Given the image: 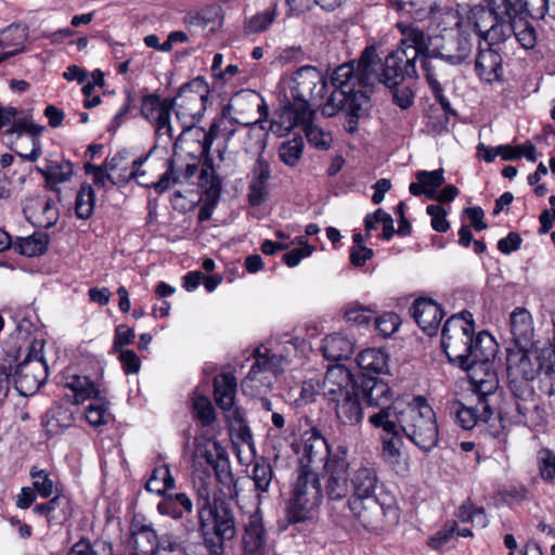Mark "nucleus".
Returning a JSON list of instances; mask_svg holds the SVG:
<instances>
[{"label": "nucleus", "mask_w": 555, "mask_h": 555, "mask_svg": "<svg viewBox=\"0 0 555 555\" xmlns=\"http://www.w3.org/2000/svg\"><path fill=\"white\" fill-rule=\"evenodd\" d=\"M362 390L370 405L388 408L391 400V390L384 380L369 376L362 384Z\"/></svg>", "instance_id": "nucleus-35"}, {"label": "nucleus", "mask_w": 555, "mask_h": 555, "mask_svg": "<svg viewBox=\"0 0 555 555\" xmlns=\"http://www.w3.org/2000/svg\"><path fill=\"white\" fill-rule=\"evenodd\" d=\"M472 51L473 41L468 37L460 35L454 41V51L448 50L446 53L439 52L431 54V56L436 61L446 62L451 65H460L469 60Z\"/></svg>", "instance_id": "nucleus-39"}, {"label": "nucleus", "mask_w": 555, "mask_h": 555, "mask_svg": "<svg viewBox=\"0 0 555 555\" xmlns=\"http://www.w3.org/2000/svg\"><path fill=\"white\" fill-rule=\"evenodd\" d=\"M354 343L339 333L326 336L323 339L322 351L327 360L340 361L353 353Z\"/></svg>", "instance_id": "nucleus-34"}, {"label": "nucleus", "mask_w": 555, "mask_h": 555, "mask_svg": "<svg viewBox=\"0 0 555 555\" xmlns=\"http://www.w3.org/2000/svg\"><path fill=\"white\" fill-rule=\"evenodd\" d=\"M139 108L140 115L150 121L158 135L172 137L170 125L171 108L173 106H124L113 118L108 131L115 132L120 127L122 119L130 113V108Z\"/></svg>", "instance_id": "nucleus-20"}, {"label": "nucleus", "mask_w": 555, "mask_h": 555, "mask_svg": "<svg viewBox=\"0 0 555 555\" xmlns=\"http://www.w3.org/2000/svg\"><path fill=\"white\" fill-rule=\"evenodd\" d=\"M208 387L205 383L199 384L193 391L192 409L203 427L208 426Z\"/></svg>", "instance_id": "nucleus-52"}, {"label": "nucleus", "mask_w": 555, "mask_h": 555, "mask_svg": "<svg viewBox=\"0 0 555 555\" xmlns=\"http://www.w3.org/2000/svg\"><path fill=\"white\" fill-rule=\"evenodd\" d=\"M410 312L425 334L434 336L437 333L443 311L436 301L429 298H418L413 302Z\"/></svg>", "instance_id": "nucleus-24"}, {"label": "nucleus", "mask_w": 555, "mask_h": 555, "mask_svg": "<svg viewBox=\"0 0 555 555\" xmlns=\"http://www.w3.org/2000/svg\"><path fill=\"white\" fill-rule=\"evenodd\" d=\"M243 544L246 555L264 554L266 531L261 519L257 515H253L246 525Z\"/></svg>", "instance_id": "nucleus-33"}, {"label": "nucleus", "mask_w": 555, "mask_h": 555, "mask_svg": "<svg viewBox=\"0 0 555 555\" xmlns=\"http://www.w3.org/2000/svg\"><path fill=\"white\" fill-rule=\"evenodd\" d=\"M528 347H518L507 356V371L511 380L528 382L530 384L540 373L543 354L535 357L527 350Z\"/></svg>", "instance_id": "nucleus-22"}, {"label": "nucleus", "mask_w": 555, "mask_h": 555, "mask_svg": "<svg viewBox=\"0 0 555 555\" xmlns=\"http://www.w3.org/2000/svg\"><path fill=\"white\" fill-rule=\"evenodd\" d=\"M502 56L499 51L489 46L479 48L475 59V70L478 77L486 82H493L501 79L503 75Z\"/></svg>", "instance_id": "nucleus-27"}, {"label": "nucleus", "mask_w": 555, "mask_h": 555, "mask_svg": "<svg viewBox=\"0 0 555 555\" xmlns=\"http://www.w3.org/2000/svg\"><path fill=\"white\" fill-rule=\"evenodd\" d=\"M50 236L41 231H37L26 237H17L12 242V246L18 254L26 257H36L43 255L48 250Z\"/></svg>", "instance_id": "nucleus-37"}, {"label": "nucleus", "mask_w": 555, "mask_h": 555, "mask_svg": "<svg viewBox=\"0 0 555 555\" xmlns=\"http://www.w3.org/2000/svg\"><path fill=\"white\" fill-rule=\"evenodd\" d=\"M322 389L333 405L340 428H353L362 422L364 414L360 389L345 365L336 364L327 369Z\"/></svg>", "instance_id": "nucleus-4"}, {"label": "nucleus", "mask_w": 555, "mask_h": 555, "mask_svg": "<svg viewBox=\"0 0 555 555\" xmlns=\"http://www.w3.org/2000/svg\"><path fill=\"white\" fill-rule=\"evenodd\" d=\"M521 14L519 13L508 18L507 24L512 28L508 39L514 36L524 49L530 50L537 44V31L533 25L522 17Z\"/></svg>", "instance_id": "nucleus-36"}, {"label": "nucleus", "mask_w": 555, "mask_h": 555, "mask_svg": "<svg viewBox=\"0 0 555 555\" xmlns=\"http://www.w3.org/2000/svg\"><path fill=\"white\" fill-rule=\"evenodd\" d=\"M374 318V311L359 304H351L345 310V319L353 325H367Z\"/></svg>", "instance_id": "nucleus-61"}, {"label": "nucleus", "mask_w": 555, "mask_h": 555, "mask_svg": "<svg viewBox=\"0 0 555 555\" xmlns=\"http://www.w3.org/2000/svg\"><path fill=\"white\" fill-rule=\"evenodd\" d=\"M451 116H455V112L451 106H427L425 111L427 130L435 134L448 131Z\"/></svg>", "instance_id": "nucleus-40"}, {"label": "nucleus", "mask_w": 555, "mask_h": 555, "mask_svg": "<svg viewBox=\"0 0 555 555\" xmlns=\"http://www.w3.org/2000/svg\"><path fill=\"white\" fill-rule=\"evenodd\" d=\"M302 455L300 459V467L317 472L322 467L325 470V464L334 455L331 454L326 439L319 430L312 428L307 430L302 436Z\"/></svg>", "instance_id": "nucleus-21"}, {"label": "nucleus", "mask_w": 555, "mask_h": 555, "mask_svg": "<svg viewBox=\"0 0 555 555\" xmlns=\"http://www.w3.org/2000/svg\"><path fill=\"white\" fill-rule=\"evenodd\" d=\"M493 415L490 403L487 400L477 399L475 406H465L459 403L456 421L464 429L474 428L479 422L488 423Z\"/></svg>", "instance_id": "nucleus-31"}, {"label": "nucleus", "mask_w": 555, "mask_h": 555, "mask_svg": "<svg viewBox=\"0 0 555 555\" xmlns=\"http://www.w3.org/2000/svg\"><path fill=\"white\" fill-rule=\"evenodd\" d=\"M181 142L185 145L186 154L201 163L196 185L201 192L198 219L203 222L208 220V132L204 129H189Z\"/></svg>", "instance_id": "nucleus-16"}, {"label": "nucleus", "mask_w": 555, "mask_h": 555, "mask_svg": "<svg viewBox=\"0 0 555 555\" xmlns=\"http://www.w3.org/2000/svg\"><path fill=\"white\" fill-rule=\"evenodd\" d=\"M74 412L63 403H55L46 413L42 426L48 436L53 437L70 427L74 423Z\"/></svg>", "instance_id": "nucleus-32"}, {"label": "nucleus", "mask_w": 555, "mask_h": 555, "mask_svg": "<svg viewBox=\"0 0 555 555\" xmlns=\"http://www.w3.org/2000/svg\"><path fill=\"white\" fill-rule=\"evenodd\" d=\"M95 193L93 188L88 183H82L75 202V212L77 218L87 220L94 210Z\"/></svg>", "instance_id": "nucleus-47"}, {"label": "nucleus", "mask_w": 555, "mask_h": 555, "mask_svg": "<svg viewBox=\"0 0 555 555\" xmlns=\"http://www.w3.org/2000/svg\"><path fill=\"white\" fill-rule=\"evenodd\" d=\"M237 377L232 371H222L212 380L214 402L222 413L227 427L241 443L254 448V438L245 410L237 402Z\"/></svg>", "instance_id": "nucleus-6"}, {"label": "nucleus", "mask_w": 555, "mask_h": 555, "mask_svg": "<svg viewBox=\"0 0 555 555\" xmlns=\"http://www.w3.org/2000/svg\"><path fill=\"white\" fill-rule=\"evenodd\" d=\"M375 326L384 337H388L399 328L400 318L395 312H386L376 318Z\"/></svg>", "instance_id": "nucleus-64"}, {"label": "nucleus", "mask_w": 555, "mask_h": 555, "mask_svg": "<svg viewBox=\"0 0 555 555\" xmlns=\"http://www.w3.org/2000/svg\"><path fill=\"white\" fill-rule=\"evenodd\" d=\"M67 555H113L111 544L105 542H95L80 540L75 543Z\"/></svg>", "instance_id": "nucleus-59"}, {"label": "nucleus", "mask_w": 555, "mask_h": 555, "mask_svg": "<svg viewBox=\"0 0 555 555\" xmlns=\"http://www.w3.org/2000/svg\"><path fill=\"white\" fill-rule=\"evenodd\" d=\"M475 352L473 359L462 364L461 367L467 372L472 391L477 399L489 402V397L493 396L499 387V379L491 362L495 356L494 344L492 347Z\"/></svg>", "instance_id": "nucleus-15"}, {"label": "nucleus", "mask_w": 555, "mask_h": 555, "mask_svg": "<svg viewBox=\"0 0 555 555\" xmlns=\"http://www.w3.org/2000/svg\"><path fill=\"white\" fill-rule=\"evenodd\" d=\"M512 398L500 412L502 421L512 425L535 428L547 423V412L528 382H509Z\"/></svg>", "instance_id": "nucleus-8"}, {"label": "nucleus", "mask_w": 555, "mask_h": 555, "mask_svg": "<svg viewBox=\"0 0 555 555\" xmlns=\"http://www.w3.org/2000/svg\"><path fill=\"white\" fill-rule=\"evenodd\" d=\"M526 0H487V7L475 8L470 21L478 37L488 46L505 42L508 39L507 22L511 16L524 13Z\"/></svg>", "instance_id": "nucleus-7"}, {"label": "nucleus", "mask_w": 555, "mask_h": 555, "mask_svg": "<svg viewBox=\"0 0 555 555\" xmlns=\"http://www.w3.org/2000/svg\"><path fill=\"white\" fill-rule=\"evenodd\" d=\"M314 117L315 115L307 122H302L301 128L311 145L317 149L327 150L332 144V137L313 124Z\"/></svg>", "instance_id": "nucleus-54"}, {"label": "nucleus", "mask_w": 555, "mask_h": 555, "mask_svg": "<svg viewBox=\"0 0 555 555\" xmlns=\"http://www.w3.org/2000/svg\"><path fill=\"white\" fill-rule=\"evenodd\" d=\"M349 463L347 461V450L338 448L331 460L325 464V473L327 475L326 495L331 501H340L349 494Z\"/></svg>", "instance_id": "nucleus-18"}, {"label": "nucleus", "mask_w": 555, "mask_h": 555, "mask_svg": "<svg viewBox=\"0 0 555 555\" xmlns=\"http://www.w3.org/2000/svg\"><path fill=\"white\" fill-rule=\"evenodd\" d=\"M46 127L36 121L34 108L26 106H0V134L10 140L29 139L31 151L18 156L28 162H36L42 154L40 138Z\"/></svg>", "instance_id": "nucleus-9"}, {"label": "nucleus", "mask_w": 555, "mask_h": 555, "mask_svg": "<svg viewBox=\"0 0 555 555\" xmlns=\"http://www.w3.org/2000/svg\"><path fill=\"white\" fill-rule=\"evenodd\" d=\"M291 487L287 516L291 522H300L311 518L320 506L323 491L319 475L312 469L298 468Z\"/></svg>", "instance_id": "nucleus-10"}, {"label": "nucleus", "mask_w": 555, "mask_h": 555, "mask_svg": "<svg viewBox=\"0 0 555 555\" xmlns=\"http://www.w3.org/2000/svg\"><path fill=\"white\" fill-rule=\"evenodd\" d=\"M343 109L346 114L345 129L352 133L358 129V120L362 116L363 106H323V114L334 116Z\"/></svg>", "instance_id": "nucleus-57"}, {"label": "nucleus", "mask_w": 555, "mask_h": 555, "mask_svg": "<svg viewBox=\"0 0 555 555\" xmlns=\"http://www.w3.org/2000/svg\"><path fill=\"white\" fill-rule=\"evenodd\" d=\"M30 477L34 479L33 487L42 498H49L53 493L54 482L50 474L46 469H39L33 466L29 470Z\"/></svg>", "instance_id": "nucleus-60"}, {"label": "nucleus", "mask_w": 555, "mask_h": 555, "mask_svg": "<svg viewBox=\"0 0 555 555\" xmlns=\"http://www.w3.org/2000/svg\"><path fill=\"white\" fill-rule=\"evenodd\" d=\"M304 146L302 138L295 137L280 145L279 157L285 165L293 167L301 158Z\"/></svg>", "instance_id": "nucleus-51"}, {"label": "nucleus", "mask_w": 555, "mask_h": 555, "mask_svg": "<svg viewBox=\"0 0 555 555\" xmlns=\"http://www.w3.org/2000/svg\"><path fill=\"white\" fill-rule=\"evenodd\" d=\"M64 387L73 391L67 402L79 404L86 400L94 399L86 408V420L93 427L106 424L111 418L107 403L101 397V390L88 376L68 375L64 377Z\"/></svg>", "instance_id": "nucleus-14"}, {"label": "nucleus", "mask_w": 555, "mask_h": 555, "mask_svg": "<svg viewBox=\"0 0 555 555\" xmlns=\"http://www.w3.org/2000/svg\"><path fill=\"white\" fill-rule=\"evenodd\" d=\"M273 478V469L271 464L261 457L257 460L253 467V480L255 487L260 492H267Z\"/></svg>", "instance_id": "nucleus-53"}, {"label": "nucleus", "mask_w": 555, "mask_h": 555, "mask_svg": "<svg viewBox=\"0 0 555 555\" xmlns=\"http://www.w3.org/2000/svg\"><path fill=\"white\" fill-rule=\"evenodd\" d=\"M350 511L358 518L360 524L371 531L383 529L385 518L391 516L397 518V511L392 506L385 507L374 499H351L348 502Z\"/></svg>", "instance_id": "nucleus-19"}, {"label": "nucleus", "mask_w": 555, "mask_h": 555, "mask_svg": "<svg viewBox=\"0 0 555 555\" xmlns=\"http://www.w3.org/2000/svg\"><path fill=\"white\" fill-rule=\"evenodd\" d=\"M474 332L473 315L467 311L446 321L441 333V347L450 362L461 366L473 359L475 351L492 347L494 341L490 334L480 332L474 338Z\"/></svg>", "instance_id": "nucleus-5"}, {"label": "nucleus", "mask_w": 555, "mask_h": 555, "mask_svg": "<svg viewBox=\"0 0 555 555\" xmlns=\"http://www.w3.org/2000/svg\"><path fill=\"white\" fill-rule=\"evenodd\" d=\"M443 173V169H437L433 171L421 170L416 172L415 177L417 181L423 183V186L426 190V196L428 198L433 199L436 197L437 189L444 182Z\"/></svg>", "instance_id": "nucleus-56"}, {"label": "nucleus", "mask_w": 555, "mask_h": 555, "mask_svg": "<svg viewBox=\"0 0 555 555\" xmlns=\"http://www.w3.org/2000/svg\"><path fill=\"white\" fill-rule=\"evenodd\" d=\"M36 205L41 209V212L34 216L35 220L33 223L42 229H50L53 227L59 220V210L51 198L38 199Z\"/></svg>", "instance_id": "nucleus-50"}, {"label": "nucleus", "mask_w": 555, "mask_h": 555, "mask_svg": "<svg viewBox=\"0 0 555 555\" xmlns=\"http://www.w3.org/2000/svg\"><path fill=\"white\" fill-rule=\"evenodd\" d=\"M253 357L254 363L242 379L241 389L243 395L257 398L271 391L284 371L285 359L262 346L254 350Z\"/></svg>", "instance_id": "nucleus-11"}, {"label": "nucleus", "mask_w": 555, "mask_h": 555, "mask_svg": "<svg viewBox=\"0 0 555 555\" xmlns=\"http://www.w3.org/2000/svg\"><path fill=\"white\" fill-rule=\"evenodd\" d=\"M156 543L157 534L152 527L142 525L132 531L131 545L138 555H156Z\"/></svg>", "instance_id": "nucleus-41"}, {"label": "nucleus", "mask_w": 555, "mask_h": 555, "mask_svg": "<svg viewBox=\"0 0 555 555\" xmlns=\"http://www.w3.org/2000/svg\"><path fill=\"white\" fill-rule=\"evenodd\" d=\"M271 170L268 162L259 157L253 168L248 184V202L251 206L261 205L269 195V179Z\"/></svg>", "instance_id": "nucleus-28"}, {"label": "nucleus", "mask_w": 555, "mask_h": 555, "mask_svg": "<svg viewBox=\"0 0 555 555\" xmlns=\"http://www.w3.org/2000/svg\"><path fill=\"white\" fill-rule=\"evenodd\" d=\"M33 512L44 516L50 526H60L72 517L73 508L69 498L57 494L46 503L35 505Z\"/></svg>", "instance_id": "nucleus-29"}, {"label": "nucleus", "mask_w": 555, "mask_h": 555, "mask_svg": "<svg viewBox=\"0 0 555 555\" xmlns=\"http://www.w3.org/2000/svg\"><path fill=\"white\" fill-rule=\"evenodd\" d=\"M81 91L85 95L83 104H100V95L95 93L96 89L104 86V74L100 69L93 70L88 79L80 85Z\"/></svg>", "instance_id": "nucleus-55"}, {"label": "nucleus", "mask_w": 555, "mask_h": 555, "mask_svg": "<svg viewBox=\"0 0 555 555\" xmlns=\"http://www.w3.org/2000/svg\"><path fill=\"white\" fill-rule=\"evenodd\" d=\"M214 450L215 459H210V467L215 473L217 489L215 508H210V555H225L236 540V527L229 503L234 498L235 483L227 451L218 441L214 442Z\"/></svg>", "instance_id": "nucleus-3"}, {"label": "nucleus", "mask_w": 555, "mask_h": 555, "mask_svg": "<svg viewBox=\"0 0 555 555\" xmlns=\"http://www.w3.org/2000/svg\"><path fill=\"white\" fill-rule=\"evenodd\" d=\"M175 488V479L170 474L168 465H160L154 468L150 479L145 483L149 492L157 495H165L166 492Z\"/></svg>", "instance_id": "nucleus-45"}, {"label": "nucleus", "mask_w": 555, "mask_h": 555, "mask_svg": "<svg viewBox=\"0 0 555 555\" xmlns=\"http://www.w3.org/2000/svg\"><path fill=\"white\" fill-rule=\"evenodd\" d=\"M21 348L15 344L8 345L0 357V378L10 387V377L15 376V367L21 357Z\"/></svg>", "instance_id": "nucleus-46"}, {"label": "nucleus", "mask_w": 555, "mask_h": 555, "mask_svg": "<svg viewBox=\"0 0 555 555\" xmlns=\"http://www.w3.org/2000/svg\"><path fill=\"white\" fill-rule=\"evenodd\" d=\"M509 327L518 347L532 345L534 336L533 320L531 313L522 307L514 309L509 315Z\"/></svg>", "instance_id": "nucleus-30"}, {"label": "nucleus", "mask_w": 555, "mask_h": 555, "mask_svg": "<svg viewBox=\"0 0 555 555\" xmlns=\"http://www.w3.org/2000/svg\"><path fill=\"white\" fill-rule=\"evenodd\" d=\"M275 18V10L269 9L254 15L246 25L248 33H261L268 29Z\"/></svg>", "instance_id": "nucleus-63"}, {"label": "nucleus", "mask_w": 555, "mask_h": 555, "mask_svg": "<svg viewBox=\"0 0 555 555\" xmlns=\"http://www.w3.org/2000/svg\"><path fill=\"white\" fill-rule=\"evenodd\" d=\"M384 88L392 95L395 104H412L414 93L404 80L382 82Z\"/></svg>", "instance_id": "nucleus-58"}, {"label": "nucleus", "mask_w": 555, "mask_h": 555, "mask_svg": "<svg viewBox=\"0 0 555 555\" xmlns=\"http://www.w3.org/2000/svg\"><path fill=\"white\" fill-rule=\"evenodd\" d=\"M349 480L353 491V499H374L379 478L374 466L371 464H359L351 468Z\"/></svg>", "instance_id": "nucleus-25"}, {"label": "nucleus", "mask_w": 555, "mask_h": 555, "mask_svg": "<svg viewBox=\"0 0 555 555\" xmlns=\"http://www.w3.org/2000/svg\"><path fill=\"white\" fill-rule=\"evenodd\" d=\"M539 389L546 396L555 395V352L543 351V362L540 364Z\"/></svg>", "instance_id": "nucleus-43"}, {"label": "nucleus", "mask_w": 555, "mask_h": 555, "mask_svg": "<svg viewBox=\"0 0 555 555\" xmlns=\"http://www.w3.org/2000/svg\"><path fill=\"white\" fill-rule=\"evenodd\" d=\"M434 61L435 60L433 59L431 54H429L428 57H424L422 60V68L426 74L429 89L439 104H450L448 99L444 96L443 87L437 78L436 70L438 69L439 64L434 63Z\"/></svg>", "instance_id": "nucleus-48"}, {"label": "nucleus", "mask_w": 555, "mask_h": 555, "mask_svg": "<svg viewBox=\"0 0 555 555\" xmlns=\"http://www.w3.org/2000/svg\"><path fill=\"white\" fill-rule=\"evenodd\" d=\"M157 508L162 514L180 517L183 511L191 512L192 502L184 493H177L173 496L168 495L163 502L158 503Z\"/></svg>", "instance_id": "nucleus-49"}, {"label": "nucleus", "mask_w": 555, "mask_h": 555, "mask_svg": "<svg viewBox=\"0 0 555 555\" xmlns=\"http://www.w3.org/2000/svg\"><path fill=\"white\" fill-rule=\"evenodd\" d=\"M28 38V27L22 24H11L0 30V47L12 48L9 52L15 54L24 50V43Z\"/></svg>", "instance_id": "nucleus-42"}, {"label": "nucleus", "mask_w": 555, "mask_h": 555, "mask_svg": "<svg viewBox=\"0 0 555 555\" xmlns=\"http://www.w3.org/2000/svg\"><path fill=\"white\" fill-rule=\"evenodd\" d=\"M208 436L202 433L194 440V450L192 453V478L197 487L201 496V527L203 529V542H190L183 547L184 555H208V540L205 529V512L208 511Z\"/></svg>", "instance_id": "nucleus-12"}, {"label": "nucleus", "mask_w": 555, "mask_h": 555, "mask_svg": "<svg viewBox=\"0 0 555 555\" xmlns=\"http://www.w3.org/2000/svg\"><path fill=\"white\" fill-rule=\"evenodd\" d=\"M541 477L545 481H553L555 478V453L550 449H541L537 455Z\"/></svg>", "instance_id": "nucleus-62"}, {"label": "nucleus", "mask_w": 555, "mask_h": 555, "mask_svg": "<svg viewBox=\"0 0 555 555\" xmlns=\"http://www.w3.org/2000/svg\"><path fill=\"white\" fill-rule=\"evenodd\" d=\"M326 91L323 74L317 67L306 65L294 74L288 87L282 89L280 104H312L322 100Z\"/></svg>", "instance_id": "nucleus-13"}, {"label": "nucleus", "mask_w": 555, "mask_h": 555, "mask_svg": "<svg viewBox=\"0 0 555 555\" xmlns=\"http://www.w3.org/2000/svg\"><path fill=\"white\" fill-rule=\"evenodd\" d=\"M374 428H380L382 459L399 476L410 472L409 460L402 453V434L423 451L437 446L439 431L433 408L422 397L414 398L403 409L388 406L369 417Z\"/></svg>", "instance_id": "nucleus-2"}, {"label": "nucleus", "mask_w": 555, "mask_h": 555, "mask_svg": "<svg viewBox=\"0 0 555 555\" xmlns=\"http://www.w3.org/2000/svg\"><path fill=\"white\" fill-rule=\"evenodd\" d=\"M39 171L44 177L47 185L53 191H57L55 185L68 181L74 172L73 164L68 160L51 163Z\"/></svg>", "instance_id": "nucleus-44"}, {"label": "nucleus", "mask_w": 555, "mask_h": 555, "mask_svg": "<svg viewBox=\"0 0 555 555\" xmlns=\"http://www.w3.org/2000/svg\"><path fill=\"white\" fill-rule=\"evenodd\" d=\"M315 115L311 106H280L270 120V129L279 137L288 133L295 127H301Z\"/></svg>", "instance_id": "nucleus-23"}, {"label": "nucleus", "mask_w": 555, "mask_h": 555, "mask_svg": "<svg viewBox=\"0 0 555 555\" xmlns=\"http://www.w3.org/2000/svg\"><path fill=\"white\" fill-rule=\"evenodd\" d=\"M402 38L399 47L390 52L384 64L375 47L364 49L359 60L336 67L331 77L335 88L325 104H363L371 100L375 81H395L416 78V61L430 54V38L415 25H397Z\"/></svg>", "instance_id": "nucleus-1"}, {"label": "nucleus", "mask_w": 555, "mask_h": 555, "mask_svg": "<svg viewBox=\"0 0 555 555\" xmlns=\"http://www.w3.org/2000/svg\"><path fill=\"white\" fill-rule=\"evenodd\" d=\"M359 367L364 375L384 374L388 372V356L380 349H365L357 358Z\"/></svg>", "instance_id": "nucleus-38"}, {"label": "nucleus", "mask_w": 555, "mask_h": 555, "mask_svg": "<svg viewBox=\"0 0 555 555\" xmlns=\"http://www.w3.org/2000/svg\"><path fill=\"white\" fill-rule=\"evenodd\" d=\"M199 165L198 160H194V163L186 164L184 170H180L176 167L173 158L164 159L163 166L166 170L160 175L157 183H155V191L162 194L175 184L189 182L201 171V169L198 170Z\"/></svg>", "instance_id": "nucleus-26"}, {"label": "nucleus", "mask_w": 555, "mask_h": 555, "mask_svg": "<svg viewBox=\"0 0 555 555\" xmlns=\"http://www.w3.org/2000/svg\"><path fill=\"white\" fill-rule=\"evenodd\" d=\"M43 341L34 340L15 367V383L29 390L39 389L48 377V365L43 358Z\"/></svg>", "instance_id": "nucleus-17"}]
</instances>
